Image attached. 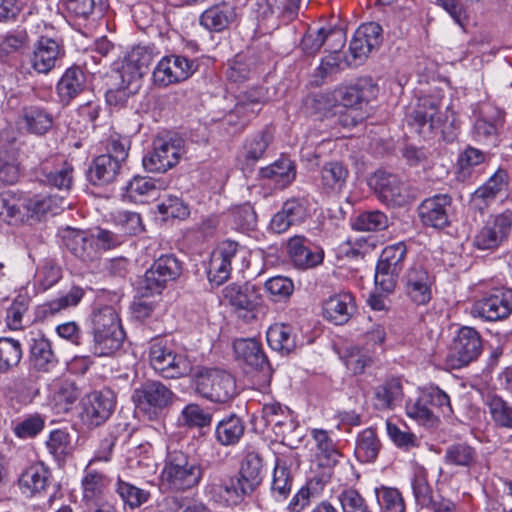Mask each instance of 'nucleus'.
<instances>
[{"mask_svg":"<svg viewBox=\"0 0 512 512\" xmlns=\"http://www.w3.org/2000/svg\"><path fill=\"white\" fill-rule=\"evenodd\" d=\"M90 326L93 337L90 349L94 355L111 356L121 348L125 332L113 306L95 308L90 315Z\"/></svg>","mask_w":512,"mask_h":512,"instance_id":"nucleus-2","label":"nucleus"},{"mask_svg":"<svg viewBox=\"0 0 512 512\" xmlns=\"http://www.w3.org/2000/svg\"><path fill=\"white\" fill-rule=\"evenodd\" d=\"M116 492L122 501L132 509L140 507L150 498L148 491L123 481L120 478H118L116 483Z\"/></svg>","mask_w":512,"mask_h":512,"instance_id":"nucleus-54","label":"nucleus"},{"mask_svg":"<svg viewBox=\"0 0 512 512\" xmlns=\"http://www.w3.org/2000/svg\"><path fill=\"white\" fill-rule=\"evenodd\" d=\"M235 18V6L230 2H221L205 10L200 17V23L206 29L220 32L226 29Z\"/></svg>","mask_w":512,"mask_h":512,"instance_id":"nucleus-40","label":"nucleus"},{"mask_svg":"<svg viewBox=\"0 0 512 512\" xmlns=\"http://www.w3.org/2000/svg\"><path fill=\"white\" fill-rule=\"evenodd\" d=\"M191 388L199 396L215 403H226L237 395L233 375L218 368H198L191 377Z\"/></svg>","mask_w":512,"mask_h":512,"instance_id":"nucleus-4","label":"nucleus"},{"mask_svg":"<svg viewBox=\"0 0 512 512\" xmlns=\"http://www.w3.org/2000/svg\"><path fill=\"white\" fill-rule=\"evenodd\" d=\"M244 432L243 420L239 416L231 414L217 424L215 438L223 446H232L240 441Z\"/></svg>","mask_w":512,"mask_h":512,"instance_id":"nucleus-43","label":"nucleus"},{"mask_svg":"<svg viewBox=\"0 0 512 512\" xmlns=\"http://www.w3.org/2000/svg\"><path fill=\"white\" fill-rule=\"evenodd\" d=\"M389 227V219L385 213L379 210L365 211L360 213L354 223L353 228L359 231H382Z\"/></svg>","mask_w":512,"mask_h":512,"instance_id":"nucleus-53","label":"nucleus"},{"mask_svg":"<svg viewBox=\"0 0 512 512\" xmlns=\"http://www.w3.org/2000/svg\"><path fill=\"white\" fill-rule=\"evenodd\" d=\"M271 142V135L262 131L246 141L244 146L243 165L252 170L255 163L261 159Z\"/></svg>","mask_w":512,"mask_h":512,"instance_id":"nucleus-48","label":"nucleus"},{"mask_svg":"<svg viewBox=\"0 0 512 512\" xmlns=\"http://www.w3.org/2000/svg\"><path fill=\"white\" fill-rule=\"evenodd\" d=\"M313 203L309 195L295 196L287 199L281 211L277 212L270 227L275 233H283L292 225L305 222L312 216Z\"/></svg>","mask_w":512,"mask_h":512,"instance_id":"nucleus-15","label":"nucleus"},{"mask_svg":"<svg viewBox=\"0 0 512 512\" xmlns=\"http://www.w3.org/2000/svg\"><path fill=\"white\" fill-rule=\"evenodd\" d=\"M377 92L376 85L370 77L362 78L349 87L336 89L339 105L345 108H361V105L375 97Z\"/></svg>","mask_w":512,"mask_h":512,"instance_id":"nucleus-26","label":"nucleus"},{"mask_svg":"<svg viewBox=\"0 0 512 512\" xmlns=\"http://www.w3.org/2000/svg\"><path fill=\"white\" fill-rule=\"evenodd\" d=\"M381 448L376 431L372 428L363 430L357 437L355 455L363 463L375 461Z\"/></svg>","mask_w":512,"mask_h":512,"instance_id":"nucleus-45","label":"nucleus"},{"mask_svg":"<svg viewBox=\"0 0 512 512\" xmlns=\"http://www.w3.org/2000/svg\"><path fill=\"white\" fill-rule=\"evenodd\" d=\"M411 487L417 504L423 507V505L431 503L433 489L428 481V472L422 465L415 464L413 466Z\"/></svg>","mask_w":512,"mask_h":512,"instance_id":"nucleus-49","label":"nucleus"},{"mask_svg":"<svg viewBox=\"0 0 512 512\" xmlns=\"http://www.w3.org/2000/svg\"><path fill=\"white\" fill-rule=\"evenodd\" d=\"M406 122L424 139L437 135L446 142H453L459 130V121L449 107L441 111V100L435 96H423L406 112Z\"/></svg>","mask_w":512,"mask_h":512,"instance_id":"nucleus-1","label":"nucleus"},{"mask_svg":"<svg viewBox=\"0 0 512 512\" xmlns=\"http://www.w3.org/2000/svg\"><path fill=\"white\" fill-rule=\"evenodd\" d=\"M173 397L174 393L160 381H146L132 395L136 407L150 419L171 405Z\"/></svg>","mask_w":512,"mask_h":512,"instance_id":"nucleus-11","label":"nucleus"},{"mask_svg":"<svg viewBox=\"0 0 512 512\" xmlns=\"http://www.w3.org/2000/svg\"><path fill=\"white\" fill-rule=\"evenodd\" d=\"M22 357L21 345L12 338L0 337V373L8 372Z\"/></svg>","mask_w":512,"mask_h":512,"instance_id":"nucleus-52","label":"nucleus"},{"mask_svg":"<svg viewBox=\"0 0 512 512\" xmlns=\"http://www.w3.org/2000/svg\"><path fill=\"white\" fill-rule=\"evenodd\" d=\"M86 75L79 66L68 68L57 83V94L63 105H69L86 88Z\"/></svg>","mask_w":512,"mask_h":512,"instance_id":"nucleus-32","label":"nucleus"},{"mask_svg":"<svg viewBox=\"0 0 512 512\" xmlns=\"http://www.w3.org/2000/svg\"><path fill=\"white\" fill-rule=\"evenodd\" d=\"M238 244L233 241H224L216 251L212 253L208 279L219 286L230 277L232 259L236 256Z\"/></svg>","mask_w":512,"mask_h":512,"instance_id":"nucleus-22","label":"nucleus"},{"mask_svg":"<svg viewBox=\"0 0 512 512\" xmlns=\"http://www.w3.org/2000/svg\"><path fill=\"white\" fill-rule=\"evenodd\" d=\"M354 310V297L351 293L333 295L323 303L324 317L336 325L348 322Z\"/></svg>","mask_w":512,"mask_h":512,"instance_id":"nucleus-36","label":"nucleus"},{"mask_svg":"<svg viewBox=\"0 0 512 512\" xmlns=\"http://www.w3.org/2000/svg\"><path fill=\"white\" fill-rule=\"evenodd\" d=\"M84 296V290L80 287H72L70 291L59 299L40 305L36 308L35 317L44 319L47 315H54L70 306H76Z\"/></svg>","mask_w":512,"mask_h":512,"instance_id":"nucleus-46","label":"nucleus"},{"mask_svg":"<svg viewBox=\"0 0 512 512\" xmlns=\"http://www.w3.org/2000/svg\"><path fill=\"white\" fill-rule=\"evenodd\" d=\"M67 12L79 19H88L96 11L102 13L105 9V0H65Z\"/></svg>","mask_w":512,"mask_h":512,"instance_id":"nucleus-58","label":"nucleus"},{"mask_svg":"<svg viewBox=\"0 0 512 512\" xmlns=\"http://www.w3.org/2000/svg\"><path fill=\"white\" fill-rule=\"evenodd\" d=\"M223 298L233 308L239 318L246 323L257 320V315L262 307V295L260 288L254 284L245 283L227 285L223 291Z\"/></svg>","mask_w":512,"mask_h":512,"instance_id":"nucleus-8","label":"nucleus"},{"mask_svg":"<svg viewBox=\"0 0 512 512\" xmlns=\"http://www.w3.org/2000/svg\"><path fill=\"white\" fill-rule=\"evenodd\" d=\"M242 482L237 478L213 480L205 488L206 494L216 503L222 505L237 504L250 493L242 492Z\"/></svg>","mask_w":512,"mask_h":512,"instance_id":"nucleus-30","label":"nucleus"},{"mask_svg":"<svg viewBox=\"0 0 512 512\" xmlns=\"http://www.w3.org/2000/svg\"><path fill=\"white\" fill-rule=\"evenodd\" d=\"M486 405L496 426L512 429V405L498 395H489Z\"/></svg>","mask_w":512,"mask_h":512,"instance_id":"nucleus-50","label":"nucleus"},{"mask_svg":"<svg viewBox=\"0 0 512 512\" xmlns=\"http://www.w3.org/2000/svg\"><path fill=\"white\" fill-rule=\"evenodd\" d=\"M263 459L256 451H248L240 466L238 479L242 482L241 490L252 493L262 481Z\"/></svg>","mask_w":512,"mask_h":512,"instance_id":"nucleus-37","label":"nucleus"},{"mask_svg":"<svg viewBox=\"0 0 512 512\" xmlns=\"http://www.w3.org/2000/svg\"><path fill=\"white\" fill-rule=\"evenodd\" d=\"M50 472L42 462L34 463V512H54L51 509L57 491L49 485Z\"/></svg>","mask_w":512,"mask_h":512,"instance_id":"nucleus-25","label":"nucleus"},{"mask_svg":"<svg viewBox=\"0 0 512 512\" xmlns=\"http://www.w3.org/2000/svg\"><path fill=\"white\" fill-rule=\"evenodd\" d=\"M377 501L382 512H405V502L396 488H382L377 491Z\"/></svg>","mask_w":512,"mask_h":512,"instance_id":"nucleus-61","label":"nucleus"},{"mask_svg":"<svg viewBox=\"0 0 512 512\" xmlns=\"http://www.w3.org/2000/svg\"><path fill=\"white\" fill-rule=\"evenodd\" d=\"M403 386L400 378L391 377L374 390V406L377 410H393L403 398Z\"/></svg>","mask_w":512,"mask_h":512,"instance_id":"nucleus-39","label":"nucleus"},{"mask_svg":"<svg viewBox=\"0 0 512 512\" xmlns=\"http://www.w3.org/2000/svg\"><path fill=\"white\" fill-rule=\"evenodd\" d=\"M183 141L179 137H157L153 151L143 158V167L152 173H164L174 167L180 159Z\"/></svg>","mask_w":512,"mask_h":512,"instance_id":"nucleus-12","label":"nucleus"},{"mask_svg":"<svg viewBox=\"0 0 512 512\" xmlns=\"http://www.w3.org/2000/svg\"><path fill=\"white\" fill-rule=\"evenodd\" d=\"M379 199L392 206H402L407 201L405 183L395 174L377 171L372 179Z\"/></svg>","mask_w":512,"mask_h":512,"instance_id":"nucleus-21","label":"nucleus"},{"mask_svg":"<svg viewBox=\"0 0 512 512\" xmlns=\"http://www.w3.org/2000/svg\"><path fill=\"white\" fill-rule=\"evenodd\" d=\"M511 212L506 211L489 218L474 236V246L480 250H494L509 236L512 226Z\"/></svg>","mask_w":512,"mask_h":512,"instance_id":"nucleus-16","label":"nucleus"},{"mask_svg":"<svg viewBox=\"0 0 512 512\" xmlns=\"http://www.w3.org/2000/svg\"><path fill=\"white\" fill-rule=\"evenodd\" d=\"M288 253L294 265L301 269H310L320 265L324 259L322 248L312 246L304 236H294L289 239Z\"/></svg>","mask_w":512,"mask_h":512,"instance_id":"nucleus-23","label":"nucleus"},{"mask_svg":"<svg viewBox=\"0 0 512 512\" xmlns=\"http://www.w3.org/2000/svg\"><path fill=\"white\" fill-rule=\"evenodd\" d=\"M157 181L152 178L136 176L126 186V196L134 201H141V197H154L157 195Z\"/></svg>","mask_w":512,"mask_h":512,"instance_id":"nucleus-55","label":"nucleus"},{"mask_svg":"<svg viewBox=\"0 0 512 512\" xmlns=\"http://www.w3.org/2000/svg\"><path fill=\"white\" fill-rule=\"evenodd\" d=\"M292 487V477L285 466L276 465L273 473L271 491L277 500L287 498Z\"/></svg>","mask_w":512,"mask_h":512,"instance_id":"nucleus-63","label":"nucleus"},{"mask_svg":"<svg viewBox=\"0 0 512 512\" xmlns=\"http://www.w3.org/2000/svg\"><path fill=\"white\" fill-rule=\"evenodd\" d=\"M122 163L111 155L97 156L88 171V178L93 185L105 186L114 181L122 173Z\"/></svg>","mask_w":512,"mask_h":512,"instance_id":"nucleus-31","label":"nucleus"},{"mask_svg":"<svg viewBox=\"0 0 512 512\" xmlns=\"http://www.w3.org/2000/svg\"><path fill=\"white\" fill-rule=\"evenodd\" d=\"M508 186V175L498 169L483 185L478 187L471 196V202L479 209L487 207L496 200L498 195Z\"/></svg>","mask_w":512,"mask_h":512,"instance_id":"nucleus-33","label":"nucleus"},{"mask_svg":"<svg viewBox=\"0 0 512 512\" xmlns=\"http://www.w3.org/2000/svg\"><path fill=\"white\" fill-rule=\"evenodd\" d=\"M349 171L339 161L326 162L319 171L318 186L326 195H338L346 185Z\"/></svg>","mask_w":512,"mask_h":512,"instance_id":"nucleus-27","label":"nucleus"},{"mask_svg":"<svg viewBox=\"0 0 512 512\" xmlns=\"http://www.w3.org/2000/svg\"><path fill=\"white\" fill-rule=\"evenodd\" d=\"M212 418V414L199 404L189 403L182 409L178 423L182 427L202 429L211 425Z\"/></svg>","mask_w":512,"mask_h":512,"instance_id":"nucleus-47","label":"nucleus"},{"mask_svg":"<svg viewBox=\"0 0 512 512\" xmlns=\"http://www.w3.org/2000/svg\"><path fill=\"white\" fill-rule=\"evenodd\" d=\"M337 499L343 512H371L366 500L354 488L342 490L338 494Z\"/></svg>","mask_w":512,"mask_h":512,"instance_id":"nucleus-62","label":"nucleus"},{"mask_svg":"<svg viewBox=\"0 0 512 512\" xmlns=\"http://www.w3.org/2000/svg\"><path fill=\"white\" fill-rule=\"evenodd\" d=\"M60 46L56 40L41 36L34 50V71L38 74H49L60 60Z\"/></svg>","mask_w":512,"mask_h":512,"instance_id":"nucleus-35","label":"nucleus"},{"mask_svg":"<svg viewBox=\"0 0 512 512\" xmlns=\"http://www.w3.org/2000/svg\"><path fill=\"white\" fill-rule=\"evenodd\" d=\"M194 60L184 56L172 55L163 57L154 68L153 81L158 87H167L188 79L197 70Z\"/></svg>","mask_w":512,"mask_h":512,"instance_id":"nucleus-14","label":"nucleus"},{"mask_svg":"<svg viewBox=\"0 0 512 512\" xmlns=\"http://www.w3.org/2000/svg\"><path fill=\"white\" fill-rule=\"evenodd\" d=\"M113 220L123 236L135 235L143 230L141 217L136 212L117 211L113 214Z\"/></svg>","mask_w":512,"mask_h":512,"instance_id":"nucleus-64","label":"nucleus"},{"mask_svg":"<svg viewBox=\"0 0 512 512\" xmlns=\"http://www.w3.org/2000/svg\"><path fill=\"white\" fill-rule=\"evenodd\" d=\"M36 179L58 189H70L73 180V167L59 156H51L39 164Z\"/></svg>","mask_w":512,"mask_h":512,"instance_id":"nucleus-19","label":"nucleus"},{"mask_svg":"<svg viewBox=\"0 0 512 512\" xmlns=\"http://www.w3.org/2000/svg\"><path fill=\"white\" fill-rule=\"evenodd\" d=\"M148 360L154 371L167 379L187 376L193 368L186 355L176 353L172 345L161 338L153 339L150 342Z\"/></svg>","mask_w":512,"mask_h":512,"instance_id":"nucleus-5","label":"nucleus"},{"mask_svg":"<svg viewBox=\"0 0 512 512\" xmlns=\"http://www.w3.org/2000/svg\"><path fill=\"white\" fill-rule=\"evenodd\" d=\"M311 435L317 448L316 457L319 465L322 467L335 466L340 461L342 454L328 432L323 429H313Z\"/></svg>","mask_w":512,"mask_h":512,"instance_id":"nucleus-42","label":"nucleus"},{"mask_svg":"<svg viewBox=\"0 0 512 512\" xmlns=\"http://www.w3.org/2000/svg\"><path fill=\"white\" fill-rule=\"evenodd\" d=\"M328 42L331 49L341 50L345 43V35L334 29H311L309 28L301 40V49L308 56L316 55L322 46Z\"/></svg>","mask_w":512,"mask_h":512,"instance_id":"nucleus-24","label":"nucleus"},{"mask_svg":"<svg viewBox=\"0 0 512 512\" xmlns=\"http://www.w3.org/2000/svg\"><path fill=\"white\" fill-rule=\"evenodd\" d=\"M417 212L425 227L443 230L451 226L455 215L453 199L449 194H436L424 199Z\"/></svg>","mask_w":512,"mask_h":512,"instance_id":"nucleus-13","label":"nucleus"},{"mask_svg":"<svg viewBox=\"0 0 512 512\" xmlns=\"http://www.w3.org/2000/svg\"><path fill=\"white\" fill-rule=\"evenodd\" d=\"M477 453L467 444L458 443L446 449L445 461L456 466L470 467L476 463Z\"/></svg>","mask_w":512,"mask_h":512,"instance_id":"nucleus-57","label":"nucleus"},{"mask_svg":"<svg viewBox=\"0 0 512 512\" xmlns=\"http://www.w3.org/2000/svg\"><path fill=\"white\" fill-rule=\"evenodd\" d=\"M407 247L398 242L385 247L376 265L375 285L382 291L390 293L394 290L397 278L404 267Z\"/></svg>","mask_w":512,"mask_h":512,"instance_id":"nucleus-9","label":"nucleus"},{"mask_svg":"<svg viewBox=\"0 0 512 512\" xmlns=\"http://www.w3.org/2000/svg\"><path fill=\"white\" fill-rule=\"evenodd\" d=\"M435 276L420 263H414L404 277L405 293L416 305H425L432 298Z\"/></svg>","mask_w":512,"mask_h":512,"instance_id":"nucleus-17","label":"nucleus"},{"mask_svg":"<svg viewBox=\"0 0 512 512\" xmlns=\"http://www.w3.org/2000/svg\"><path fill=\"white\" fill-rule=\"evenodd\" d=\"M20 176V163L18 151L11 146L8 150L0 153V186L3 184H14Z\"/></svg>","mask_w":512,"mask_h":512,"instance_id":"nucleus-51","label":"nucleus"},{"mask_svg":"<svg viewBox=\"0 0 512 512\" xmlns=\"http://www.w3.org/2000/svg\"><path fill=\"white\" fill-rule=\"evenodd\" d=\"M236 359L255 370H269V362L260 342L254 338L236 339L233 343Z\"/></svg>","mask_w":512,"mask_h":512,"instance_id":"nucleus-28","label":"nucleus"},{"mask_svg":"<svg viewBox=\"0 0 512 512\" xmlns=\"http://www.w3.org/2000/svg\"><path fill=\"white\" fill-rule=\"evenodd\" d=\"M63 240L67 249L83 262H92L98 257L94 237L82 230L67 229Z\"/></svg>","mask_w":512,"mask_h":512,"instance_id":"nucleus-29","label":"nucleus"},{"mask_svg":"<svg viewBox=\"0 0 512 512\" xmlns=\"http://www.w3.org/2000/svg\"><path fill=\"white\" fill-rule=\"evenodd\" d=\"M382 27L376 22L362 24L354 33L349 50L354 59L364 60L382 44Z\"/></svg>","mask_w":512,"mask_h":512,"instance_id":"nucleus-20","label":"nucleus"},{"mask_svg":"<svg viewBox=\"0 0 512 512\" xmlns=\"http://www.w3.org/2000/svg\"><path fill=\"white\" fill-rule=\"evenodd\" d=\"M204 467L181 450L169 451L160 475V485L170 491H186L199 485Z\"/></svg>","mask_w":512,"mask_h":512,"instance_id":"nucleus-3","label":"nucleus"},{"mask_svg":"<svg viewBox=\"0 0 512 512\" xmlns=\"http://www.w3.org/2000/svg\"><path fill=\"white\" fill-rule=\"evenodd\" d=\"M115 397L111 390L94 391L82 400L83 420L89 426H100L111 416L115 408Z\"/></svg>","mask_w":512,"mask_h":512,"instance_id":"nucleus-18","label":"nucleus"},{"mask_svg":"<svg viewBox=\"0 0 512 512\" xmlns=\"http://www.w3.org/2000/svg\"><path fill=\"white\" fill-rule=\"evenodd\" d=\"M422 395L425 400H427L429 407H431L437 415L450 416L452 414L450 397L439 387L430 386Z\"/></svg>","mask_w":512,"mask_h":512,"instance_id":"nucleus-59","label":"nucleus"},{"mask_svg":"<svg viewBox=\"0 0 512 512\" xmlns=\"http://www.w3.org/2000/svg\"><path fill=\"white\" fill-rule=\"evenodd\" d=\"M182 274V263L172 254L162 255L154 261L146 271L139 289L142 297L160 294L167 283L174 281Z\"/></svg>","mask_w":512,"mask_h":512,"instance_id":"nucleus-7","label":"nucleus"},{"mask_svg":"<svg viewBox=\"0 0 512 512\" xmlns=\"http://www.w3.org/2000/svg\"><path fill=\"white\" fill-rule=\"evenodd\" d=\"M483 351L480 333L473 327H461L445 358L448 369H460L476 361Z\"/></svg>","mask_w":512,"mask_h":512,"instance_id":"nucleus-6","label":"nucleus"},{"mask_svg":"<svg viewBox=\"0 0 512 512\" xmlns=\"http://www.w3.org/2000/svg\"><path fill=\"white\" fill-rule=\"evenodd\" d=\"M55 365L56 360L50 342L44 338L34 340V369L49 371Z\"/></svg>","mask_w":512,"mask_h":512,"instance_id":"nucleus-60","label":"nucleus"},{"mask_svg":"<svg viewBox=\"0 0 512 512\" xmlns=\"http://www.w3.org/2000/svg\"><path fill=\"white\" fill-rule=\"evenodd\" d=\"M471 315L486 321H499L512 314V289L496 287L474 301Z\"/></svg>","mask_w":512,"mask_h":512,"instance_id":"nucleus-10","label":"nucleus"},{"mask_svg":"<svg viewBox=\"0 0 512 512\" xmlns=\"http://www.w3.org/2000/svg\"><path fill=\"white\" fill-rule=\"evenodd\" d=\"M109 478L87 465L81 480L82 504L104 498V491L109 486Z\"/></svg>","mask_w":512,"mask_h":512,"instance_id":"nucleus-41","label":"nucleus"},{"mask_svg":"<svg viewBox=\"0 0 512 512\" xmlns=\"http://www.w3.org/2000/svg\"><path fill=\"white\" fill-rule=\"evenodd\" d=\"M406 411L410 418L423 425L434 427L439 423V415L429 407L427 400H425L422 394L414 403L407 405Z\"/></svg>","mask_w":512,"mask_h":512,"instance_id":"nucleus-56","label":"nucleus"},{"mask_svg":"<svg viewBox=\"0 0 512 512\" xmlns=\"http://www.w3.org/2000/svg\"><path fill=\"white\" fill-rule=\"evenodd\" d=\"M266 338L269 346L282 355H289L299 345L297 333L289 324L275 323L271 325L267 330Z\"/></svg>","mask_w":512,"mask_h":512,"instance_id":"nucleus-38","label":"nucleus"},{"mask_svg":"<svg viewBox=\"0 0 512 512\" xmlns=\"http://www.w3.org/2000/svg\"><path fill=\"white\" fill-rule=\"evenodd\" d=\"M503 123V112L490 103H483L479 107V116L474 124V137L485 140L497 134Z\"/></svg>","mask_w":512,"mask_h":512,"instance_id":"nucleus-34","label":"nucleus"},{"mask_svg":"<svg viewBox=\"0 0 512 512\" xmlns=\"http://www.w3.org/2000/svg\"><path fill=\"white\" fill-rule=\"evenodd\" d=\"M260 176L274 180L279 187L285 188L295 180L296 168L289 158L282 157L271 165L261 168Z\"/></svg>","mask_w":512,"mask_h":512,"instance_id":"nucleus-44","label":"nucleus"}]
</instances>
